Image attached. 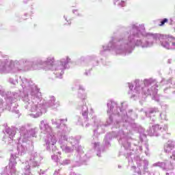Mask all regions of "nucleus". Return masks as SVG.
<instances>
[{
	"mask_svg": "<svg viewBox=\"0 0 175 175\" xmlns=\"http://www.w3.org/2000/svg\"><path fill=\"white\" fill-rule=\"evenodd\" d=\"M174 158H175V156H174Z\"/></svg>",
	"mask_w": 175,
	"mask_h": 175,
	"instance_id": "20e7f679",
	"label": "nucleus"
},
{
	"mask_svg": "<svg viewBox=\"0 0 175 175\" xmlns=\"http://www.w3.org/2000/svg\"><path fill=\"white\" fill-rule=\"evenodd\" d=\"M167 18H164L163 21H161V24L159 25V26L162 27L163 25H165V23H167Z\"/></svg>",
	"mask_w": 175,
	"mask_h": 175,
	"instance_id": "f03ea898",
	"label": "nucleus"
},
{
	"mask_svg": "<svg viewBox=\"0 0 175 175\" xmlns=\"http://www.w3.org/2000/svg\"><path fill=\"white\" fill-rule=\"evenodd\" d=\"M172 46H175V43L174 42H172Z\"/></svg>",
	"mask_w": 175,
	"mask_h": 175,
	"instance_id": "7ed1b4c3",
	"label": "nucleus"
},
{
	"mask_svg": "<svg viewBox=\"0 0 175 175\" xmlns=\"http://www.w3.org/2000/svg\"><path fill=\"white\" fill-rule=\"evenodd\" d=\"M70 62V58L67 57L66 58V62H64V60L62 61V65H66L67 64H69Z\"/></svg>",
	"mask_w": 175,
	"mask_h": 175,
	"instance_id": "f257e3e1",
	"label": "nucleus"
}]
</instances>
